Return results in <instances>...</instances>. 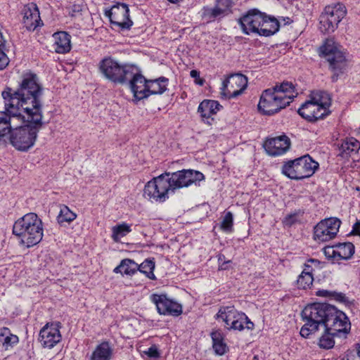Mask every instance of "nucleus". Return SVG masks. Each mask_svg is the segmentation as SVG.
<instances>
[{
    "mask_svg": "<svg viewBox=\"0 0 360 360\" xmlns=\"http://www.w3.org/2000/svg\"><path fill=\"white\" fill-rule=\"evenodd\" d=\"M297 160H293L286 162L282 167L283 174L292 179H301L299 172Z\"/></svg>",
    "mask_w": 360,
    "mask_h": 360,
    "instance_id": "f704fd0d",
    "label": "nucleus"
},
{
    "mask_svg": "<svg viewBox=\"0 0 360 360\" xmlns=\"http://www.w3.org/2000/svg\"><path fill=\"white\" fill-rule=\"evenodd\" d=\"M53 49L58 53H66L71 49L70 36L65 32H58L53 34Z\"/></svg>",
    "mask_w": 360,
    "mask_h": 360,
    "instance_id": "b1692460",
    "label": "nucleus"
},
{
    "mask_svg": "<svg viewBox=\"0 0 360 360\" xmlns=\"http://www.w3.org/2000/svg\"><path fill=\"white\" fill-rule=\"evenodd\" d=\"M150 300L155 304L160 314L178 316L182 314L181 304L169 299L166 295L153 294Z\"/></svg>",
    "mask_w": 360,
    "mask_h": 360,
    "instance_id": "2eb2a0df",
    "label": "nucleus"
},
{
    "mask_svg": "<svg viewBox=\"0 0 360 360\" xmlns=\"http://www.w3.org/2000/svg\"><path fill=\"white\" fill-rule=\"evenodd\" d=\"M260 27L259 35L270 36L279 30V22L275 18L268 17L265 13L264 15L263 21Z\"/></svg>",
    "mask_w": 360,
    "mask_h": 360,
    "instance_id": "cd10ccee",
    "label": "nucleus"
},
{
    "mask_svg": "<svg viewBox=\"0 0 360 360\" xmlns=\"http://www.w3.org/2000/svg\"><path fill=\"white\" fill-rule=\"evenodd\" d=\"M77 217V214L72 211L67 205H60V212L57 217V221L60 224L65 222L70 223L73 221Z\"/></svg>",
    "mask_w": 360,
    "mask_h": 360,
    "instance_id": "c9c22d12",
    "label": "nucleus"
},
{
    "mask_svg": "<svg viewBox=\"0 0 360 360\" xmlns=\"http://www.w3.org/2000/svg\"><path fill=\"white\" fill-rule=\"evenodd\" d=\"M321 56L329 63L335 72H340L346 65V59L340 46L333 39H327L319 49Z\"/></svg>",
    "mask_w": 360,
    "mask_h": 360,
    "instance_id": "9d476101",
    "label": "nucleus"
},
{
    "mask_svg": "<svg viewBox=\"0 0 360 360\" xmlns=\"http://www.w3.org/2000/svg\"><path fill=\"white\" fill-rule=\"evenodd\" d=\"M4 51L5 48H0V70L4 69L9 63V59Z\"/></svg>",
    "mask_w": 360,
    "mask_h": 360,
    "instance_id": "a18cd8bd",
    "label": "nucleus"
},
{
    "mask_svg": "<svg viewBox=\"0 0 360 360\" xmlns=\"http://www.w3.org/2000/svg\"><path fill=\"white\" fill-rule=\"evenodd\" d=\"M172 186V191L185 187H188L193 184L205 179L202 173L193 169H183L173 173H169L168 176Z\"/></svg>",
    "mask_w": 360,
    "mask_h": 360,
    "instance_id": "9b49d317",
    "label": "nucleus"
},
{
    "mask_svg": "<svg viewBox=\"0 0 360 360\" xmlns=\"http://www.w3.org/2000/svg\"><path fill=\"white\" fill-rule=\"evenodd\" d=\"M297 214L295 213L288 214L283 220L285 226H290L297 221Z\"/></svg>",
    "mask_w": 360,
    "mask_h": 360,
    "instance_id": "49530a36",
    "label": "nucleus"
},
{
    "mask_svg": "<svg viewBox=\"0 0 360 360\" xmlns=\"http://www.w3.org/2000/svg\"><path fill=\"white\" fill-rule=\"evenodd\" d=\"M144 353L151 358H157L159 356V352L155 346H152L145 351Z\"/></svg>",
    "mask_w": 360,
    "mask_h": 360,
    "instance_id": "8fccbe9b",
    "label": "nucleus"
},
{
    "mask_svg": "<svg viewBox=\"0 0 360 360\" xmlns=\"http://www.w3.org/2000/svg\"><path fill=\"white\" fill-rule=\"evenodd\" d=\"M221 257H224V256H219V260H223V258H221Z\"/></svg>",
    "mask_w": 360,
    "mask_h": 360,
    "instance_id": "4d7b16f0",
    "label": "nucleus"
},
{
    "mask_svg": "<svg viewBox=\"0 0 360 360\" xmlns=\"http://www.w3.org/2000/svg\"><path fill=\"white\" fill-rule=\"evenodd\" d=\"M319 20V29L322 32H333L338 27L335 20H333V21L323 12L321 15Z\"/></svg>",
    "mask_w": 360,
    "mask_h": 360,
    "instance_id": "4c0bfd02",
    "label": "nucleus"
},
{
    "mask_svg": "<svg viewBox=\"0 0 360 360\" xmlns=\"http://www.w3.org/2000/svg\"><path fill=\"white\" fill-rule=\"evenodd\" d=\"M113 349L108 342H103L98 345L92 352L90 360H111Z\"/></svg>",
    "mask_w": 360,
    "mask_h": 360,
    "instance_id": "a878e982",
    "label": "nucleus"
},
{
    "mask_svg": "<svg viewBox=\"0 0 360 360\" xmlns=\"http://www.w3.org/2000/svg\"><path fill=\"white\" fill-rule=\"evenodd\" d=\"M331 104L330 95L323 91L314 92L309 101H306L298 109V113L308 121L313 122L323 118L329 113Z\"/></svg>",
    "mask_w": 360,
    "mask_h": 360,
    "instance_id": "423d86ee",
    "label": "nucleus"
},
{
    "mask_svg": "<svg viewBox=\"0 0 360 360\" xmlns=\"http://www.w3.org/2000/svg\"><path fill=\"white\" fill-rule=\"evenodd\" d=\"M290 139L285 134L267 139L264 143V148L271 156H279L285 153L290 148Z\"/></svg>",
    "mask_w": 360,
    "mask_h": 360,
    "instance_id": "aec40b11",
    "label": "nucleus"
},
{
    "mask_svg": "<svg viewBox=\"0 0 360 360\" xmlns=\"http://www.w3.org/2000/svg\"><path fill=\"white\" fill-rule=\"evenodd\" d=\"M297 95L295 86L284 82L264 90L258 103V110L264 115H271L288 105Z\"/></svg>",
    "mask_w": 360,
    "mask_h": 360,
    "instance_id": "7ed1b4c3",
    "label": "nucleus"
},
{
    "mask_svg": "<svg viewBox=\"0 0 360 360\" xmlns=\"http://www.w3.org/2000/svg\"><path fill=\"white\" fill-rule=\"evenodd\" d=\"M336 334H332L329 330H325L319 339L318 345L320 348L329 349L333 347L335 345L334 337Z\"/></svg>",
    "mask_w": 360,
    "mask_h": 360,
    "instance_id": "e433bc0d",
    "label": "nucleus"
},
{
    "mask_svg": "<svg viewBox=\"0 0 360 360\" xmlns=\"http://www.w3.org/2000/svg\"><path fill=\"white\" fill-rule=\"evenodd\" d=\"M354 245L349 242L326 246L323 249L325 256L333 262L350 259L354 253Z\"/></svg>",
    "mask_w": 360,
    "mask_h": 360,
    "instance_id": "f3484780",
    "label": "nucleus"
},
{
    "mask_svg": "<svg viewBox=\"0 0 360 360\" xmlns=\"http://www.w3.org/2000/svg\"><path fill=\"white\" fill-rule=\"evenodd\" d=\"M319 264V262L316 259H309L304 264V268L301 274L305 273L313 276V271H314V269L318 268Z\"/></svg>",
    "mask_w": 360,
    "mask_h": 360,
    "instance_id": "c03bdc74",
    "label": "nucleus"
},
{
    "mask_svg": "<svg viewBox=\"0 0 360 360\" xmlns=\"http://www.w3.org/2000/svg\"><path fill=\"white\" fill-rule=\"evenodd\" d=\"M37 75L32 72H25L22 75L18 88L13 91L8 88L2 91L1 95L4 100L6 111L0 112V137L13 131L22 122L20 117L21 112H30L26 105H30L31 101L27 103V97L33 86Z\"/></svg>",
    "mask_w": 360,
    "mask_h": 360,
    "instance_id": "f03ea898",
    "label": "nucleus"
},
{
    "mask_svg": "<svg viewBox=\"0 0 360 360\" xmlns=\"http://www.w3.org/2000/svg\"><path fill=\"white\" fill-rule=\"evenodd\" d=\"M132 75L127 77L126 81L129 82L130 89L134 94V96L141 100L148 96V82L145 77L138 73L137 68L134 66Z\"/></svg>",
    "mask_w": 360,
    "mask_h": 360,
    "instance_id": "412c9836",
    "label": "nucleus"
},
{
    "mask_svg": "<svg viewBox=\"0 0 360 360\" xmlns=\"http://www.w3.org/2000/svg\"><path fill=\"white\" fill-rule=\"evenodd\" d=\"M227 12L216 5L214 8L205 7L203 8V17L208 19H214L226 14Z\"/></svg>",
    "mask_w": 360,
    "mask_h": 360,
    "instance_id": "ea45409f",
    "label": "nucleus"
},
{
    "mask_svg": "<svg viewBox=\"0 0 360 360\" xmlns=\"http://www.w3.org/2000/svg\"><path fill=\"white\" fill-rule=\"evenodd\" d=\"M359 197H360V193H359Z\"/></svg>",
    "mask_w": 360,
    "mask_h": 360,
    "instance_id": "bf43d9fd",
    "label": "nucleus"
},
{
    "mask_svg": "<svg viewBox=\"0 0 360 360\" xmlns=\"http://www.w3.org/2000/svg\"><path fill=\"white\" fill-rule=\"evenodd\" d=\"M22 22L27 30H34L42 24L39 15V11L35 4L30 3L25 5L22 10Z\"/></svg>",
    "mask_w": 360,
    "mask_h": 360,
    "instance_id": "4be33fe9",
    "label": "nucleus"
},
{
    "mask_svg": "<svg viewBox=\"0 0 360 360\" xmlns=\"http://www.w3.org/2000/svg\"><path fill=\"white\" fill-rule=\"evenodd\" d=\"M313 281L314 278L312 275L305 273L301 274L297 280V284L298 288L302 289H307L312 285Z\"/></svg>",
    "mask_w": 360,
    "mask_h": 360,
    "instance_id": "79ce46f5",
    "label": "nucleus"
},
{
    "mask_svg": "<svg viewBox=\"0 0 360 360\" xmlns=\"http://www.w3.org/2000/svg\"><path fill=\"white\" fill-rule=\"evenodd\" d=\"M133 70V65H120L110 58H104L99 63V70L102 75L115 83L125 82L126 78L132 75Z\"/></svg>",
    "mask_w": 360,
    "mask_h": 360,
    "instance_id": "6e6552de",
    "label": "nucleus"
},
{
    "mask_svg": "<svg viewBox=\"0 0 360 360\" xmlns=\"http://www.w3.org/2000/svg\"><path fill=\"white\" fill-rule=\"evenodd\" d=\"M169 176V172H165L149 181L144 187V195L153 201L165 202L172 191Z\"/></svg>",
    "mask_w": 360,
    "mask_h": 360,
    "instance_id": "1a4fd4ad",
    "label": "nucleus"
},
{
    "mask_svg": "<svg viewBox=\"0 0 360 360\" xmlns=\"http://www.w3.org/2000/svg\"><path fill=\"white\" fill-rule=\"evenodd\" d=\"M341 221L337 218H328L319 222L314 229V238L319 242L333 239L339 231Z\"/></svg>",
    "mask_w": 360,
    "mask_h": 360,
    "instance_id": "ddd939ff",
    "label": "nucleus"
},
{
    "mask_svg": "<svg viewBox=\"0 0 360 360\" xmlns=\"http://www.w3.org/2000/svg\"><path fill=\"white\" fill-rule=\"evenodd\" d=\"M18 342V337L11 333L7 328H0V345L6 350Z\"/></svg>",
    "mask_w": 360,
    "mask_h": 360,
    "instance_id": "473e14b6",
    "label": "nucleus"
},
{
    "mask_svg": "<svg viewBox=\"0 0 360 360\" xmlns=\"http://www.w3.org/2000/svg\"><path fill=\"white\" fill-rule=\"evenodd\" d=\"M168 79L165 77L148 80V96L152 94H162L167 90Z\"/></svg>",
    "mask_w": 360,
    "mask_h": 360,
    "instance_id": "2f4dec72",
    "label": "nucleus"
},
{
    "mask_svg": "<svg viewBox=\"0 0 360 360\" xmlns=\"http://www.w3.org/2000/svg\"><path fill=\"white\" fill-rule=\"evenodd\" d=\"M332 305L326 303H313L307 305L302 311V316L306 321L300 330V335L305 338L318 330L320 326H324Z\"/></svg>",
    "mask_w": 360,
    "mask_h": 360,
    "instance_id": "39448f33",
    "label": "nucleus"
},
{
    "mask_svg": "<svg viewBox=\"0 0 360 360\" xmlns=\"http://www.w3.org/2000/svg\"><path fill=\"white\" fill-rule=\"evenodd\" d=\"M169 1H170L171 3H176L178 1H179L180 0H168Z\"/></svg>",
    "mask_w": 360,
    "mask_h": 360,
    "instance_id": "5fc2aeb1",
    "label": "nucleus"
},
{
    "mask_svg": "<svg viewBox=\"0 0 360 360\" xmlns=\"http://www.w3.org/2000/svg\"><path fill=\"white\" fill-rule=\"evenodd\" d=\"M190 76L195 79V83L199 86H202L205 83V79L200 78V72L196 70H193L190 72Z\"/></svg>",
    "mask_w": 360,
    "mask_h": 360,
    "instance_id": "de8ad7c7",
    "label": "nucleus"
},
{
    "mask_svg": "<svg viewBox=\"0 0 360 360\" xmlns=\"http://www.w3.org/2000/svg\"><path fill=\"white\" fill-rule=\"evenodd\" d=\"M129 8L124 4L113 6L107 13L110 22L121 29H129L133 24L129 17Z\"/></svg>",
    "mask_w": 360,
    "mask_h": 360,
    "instance_id": "a211bd4d",
    "label": "nucleus"
},
{
    "mask_svg": "<svg viewBox=\"0 0 360 360\" xmlns=\"http://www.w3.org/2000/svg\"><path fill=\"white\" fill-rule=\"evenodd\" d=\"M360 149L359 142L354 138L347 139L340 147V155L342 158L351 157L354 160L357 158Z\"/></svg>",
    "mask_w": 360,
    "mask_h": 360,
    "instance_id": "393cba45",
    "label": "nucleus"
},
{
    "mask_svg": "<svg viewBox=\"0 0 360 360\" xmlns=\"http://www.w3.org/2000/svg\"><path fill=\"white\" fill-rule=\"evenodd\" d=\"M301 179L311 176L319 168V163L306 155L297 158Z\"/></svg>",
    "mask_w": 360,
    "mask_h": 360,
    "instance_id": "5701e85b",
    "label": "nucleus"
},
{
    "mask_svg": "<svg viewBox=\"0 0 360 360\" xmlns=\"http://www.w3.org/2000/svg\"><path fill=\"white\" fill-rule=\"evenodd\" d=\"M131 231V225L122 222L112 227L111 238L115 242H120L121 238Z\"/></svg>",
    "mask_w": 360,
    "mask_h": 360,
    "instance_id": "72a5a7b5",
    "label": "nucleus"
},
{
    "mask_svg": "<svg viewBox=\"0 0 360 360\" xmlns=\"http://www.w3.org/2000/svg\"><path fill=\"white\" fill-rule=\"evenodd\" d=\"M221 105L216 101L204 100L199 106L198 111L203 119H210L216 115Z\"/></svg>",
    "mask_w": 360,
    "mask_h": 360,
    "instance_id": "bb28decb",
    "label": "nucleus"
},
{
    "mask_svg": "<svg viewBox=\"0 0 360 360\" xmlns=\"http://www.w3.org/2000/svg\"><path fill=\"white\" fill-rule=\"evenodd\" d=\"M212 340V347L215 353L218 355L224 354L227 350L228 347L224 342V335L220 330H213L211 333Z\"/></svg>",
    "mask_w": 360,
    "mask_h": 360,
    "instance_id": "c756f323",
    "label": "nucleus"
},
{
    "mask_svg": "<svg viewBox=\"0 0 360 360\" xmlns=\"http://www.w3.org/2000/svg\"><path fill=\"white\" fill-rule=\"evenodd\" d=\"M221 257H224V256H219V260H223V258H221Z\"/></svg>",
    "mask_w": 360,
    "mask_h": 360,
    "instance_id": "6e6d98bb",
    "label": "nucleus"
},
{
    "mask_svg": "<svg viewBox=\"0 0 360 360\" xmlns=\"http://www.w3.org/2000/svg\"><path fill=\"white\" fill-rule=\"evenodd\" d=\"M30 94L27 96L26 102L31 101L30 105H26L30 112H21L22 122L11 131L10 141L13 147L18 150L25 151L32 147L37 136V132L42 125V103L41 96L42 87L37 77Z\"/></svg>",
    "mask_w": 360,
    "mask_h": 360,
    "instance_id": "f257e3e1",
    "label": "nucleus"
},
{
    "mask_svg": "<svg viewBox=\"0 0 360 360\" xmlns=\"http://www.w3.org/2000/svg\"><path fill=\"white\" fill-rule=\"evenodd\" d=\"M13 233L19 238L22 245L27 248L32 247L43 238L42 221L35 213H27L14 223Z\"/></svg>",
    "mask_w": 360,
    "mask_h": 360,
    "instance_id": "20e7f679",
    "label": "nucleus"
},
{
    "mask_svg": "<svg viewBox=\"0 0 360 360\" xmlns=\"http://www.w3.org/2000/svg\"><path fill=\"white\" fill-rule=\"evenodd\" d=\"M328 292L327 291H318L317 295L319 296H326Z\"/></svg>",
    "mask_w": 360,
    "mask_h": 360,
    "instance_id": "864d4df0",
    "label": "nucleus"
},
{
    "mask_svg": "<svg viewBox=\"0 0 360 360\" xmlns=\"http://www.w3.org/2000/svg\"><path fill=\"white\" fill-rule=\"evenodd\" d=\"M323 13L333 21V20H335L336 24L338 25L342 19L345 16L347 11L344 5L337 4L327 6L324 9Z\"/></svg>",
    "mask_w": 360,
    "mask_h": 360,
    "instance_id": "c85d7f7f",
    "label": "nucleus"
},
{
    "mask_svg": "<svg viewBox=\"0 0 360 360\" xmlns=\"http://www.w3.org/2000/svg\"><path fill=\"white\" fill-rule=\"evenodd\" d=\"M227 12L216 5L214 8L205 7L203 8V17L208 19H214L226 14Z\"/></svg>",
    "mask_w": 360,
    "mask_h": 360,
    "instance_id": "a19ab883",
    "label": "nucleus"
},
{
    "mask_svg": "<svg viewBox=\"0 0 360 360\" xmlns=\"http://www.w3.org/2000/svg\"><path fill=\"white\" fill-rule=\"evenodd\" d=\"M155 269V262L150 259H146L140 265H139L138 270L144 274L148 278L151 280L155 279V276L153 274Z\"/></svg>",
    "mask_w": 360,
    "mask_h": 360,
    "instance_id": "58836bf2",
    "label": "nucleus"
},
{
    "mask_svg": "<svg viewBox=\"0 0 360 360\" xmlns=\"http://www.w3.org/2000/svg\"><path fill=\"white\" fill-rule=\"evenodd\" d=\"M233 221V217L232 213L231 212H226L221 221V229L226 233L232 232Z\"/></svg>",
    "mask_w": 360,
    "mask_h": 360,
    "instance_id": "37998d69",
    "label": "nucleus"
},
{
    "mask_svg": "<svg viewBox=\"0 0 360 360\" xmlns=\"http://www.w3.org/2000/svg\"><path fill=\"white\" fill-rule=\"evenodd\" d=\"M330 310L323 326L325 330H329L332 334L336 335L340 333H347L350 328V323L345 314L333 306Z\"/></svg>",
    "mask_w": 360,
    "mask_h": 360,
    "instance_id": "4468645a",
    "label": "nucleus"
},
{
    "mask_svg": "<svg viewBox=\"0 0 360 360\" xmlns=\"http://www.w3.org/2000/svg\"><path fill=\"white\" fill-rule=\"evenodd\" d=\"M248 86V79L242 74H235L229 76L222 83L221 97L223 98H233L240 95Z\"/></svg>",
    "mask_w": 360,
    "mask_h": 360,
    "instance_id": "f8f14e48",
    "label": "nucleus"
},
{
    "mask_svg": "<svg viewBox=\"0 0 360 360\" xmlns=\"http://www.w3.org/2000/svg\"><path fill=\"white\" fill-rule=\"evenodd\" d=\"M221 269H226V267H224V264H222L221 265Z\"/></svg>",
    "mask_w": 360,
    "mask_h": 360,
    "instance_id": "13d9d810",
    "label": "nucleus"
},
{
    "mask_svg": "<svg viewBox=\"0 0 360 360\" xmlns=\"http://www.w3.org/2000/svg\"><path fill=\"white\" fill-rule=\"evenodd\" d=\"M139 269V264L131 259H125L121 261L119 266L115 267L113 272L121 274L122 275L131 276L134 274Z\"/></svg>",
    "mask_w": 360,
    "mask_h": 360,
    "instance_id": "7c9ffc66",
    "label": "nucleus"
},
{
    "mask_svg": "<svg viewBox=\"0 0 360 360\" xmlns=\"http://www.w3.org/2000/svg\"><path fill=\"white\" fill-rule=\"evenodd\" d=\"M216 319L224 323L227 330L241 331L245 328L252 330L254 323L245 313L237 311L233 307H221L216 314Z\"/></svg>",
    "mask_w": 360,
    "mask_h": 360,
    "instance_id": "0eeeda50",
    "label": "nucleus"
},
{
    "mask_svg": "<svg viewBox=\"0 0 360 360\" xmlns=\"http://www.w3.org/2000/svg\"><path fill=\"white\" fill-rule=\"evenodd\" d=\"M60 323L46 324L40 330L39 341L44 347L53 348L61 340Z\"/></svg>",
    "mask_w": 360,
    "mask_h": 360,
    "instance_id": "6ab92c4d",
    "label": "nucleus"
},
{
    "mask_svg": "<svg viewBox=\"0 0 360 360\" xmlns=\"http://www.w3.org/2000/svg\"><path fill=\"white\" fill-rule=\"evenodd\" d=\"M264 13L257 9H252L238 20L242 31L245 34L257 33L259 34L260 27L263 21Z\"/></svg>",
    "mask_w": 360,
    "mask_h": 360,
    "instance_id": "dca6fc26",
    "label": "nucleus"
},
{
    "mask_svg": "<svg viewBox=\"0 0 360 360\" xmlns=\"http://www.w3.org/2000/svg\"><path fill=\"white\" fill-rule=\"evenodd\" d=\"M216 5L228 13L232 6V2L231 0H218Z\"/></svg>",
    "mask_w": 360,
    "mask_h": 360,
    "instance_id": "09e8293b",
    "label": "nucleus"
},
{
    "mask_svg": "<svg viewBox=\"0 0 360 360\" xmlns=\"http://www.w3.org/2000/svg\"><path fill=\"white\" fill-rule=\"evenodd\" d=\"M352 233L360 236V221H357L352 227Z\"/></svg>",
    "mask_w": 360,
    "mask_h": 360,
    "instance_id": "3c124183",
    "label": "nucleus"
},
{
    "mask_svg": "<svg viewBox=\"0 0 360 360\" xmlns=\"http://www.w3.org/2000/svg\"><path fill=\"white\" fill-rule=\"evenodd\" d=\"M6 47V40L4 37L2 32L0 31V48Z\"/></svg>",
    "mask_w": 360,
    "mask_h": 360,
    "instance_id": "603ef678",
    "label": "nucleus"
}]
</instances>
